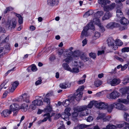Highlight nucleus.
I'll use <instances>...</instances> for the list:
<instances>
[{"instance_id":"f257e3e1","label":"nucleus","mask_w":129,"mask_h":129,"mask_svg":"<svg viewBox=\"0 0 129 129\" xmlns=\"http://www.w3.org/2000/svg\"><path fill=\"white\" fill-rule=\"evenodd\" d=\"M99 3L102 5V7L103 8L104 10L107 12L102 17V20H108L112 16V14L109 12L114 9L115 6V3H113L109 5H107L111 3V2L109 0H98Z\"/></svg>"},{"instance_id":"f03ea898","label":"nucleus","mask_w":129,"mask_h":129,"mask_svg":"<svg viewBox=\"0 0 129 129\" xmlns=\"http://www.w3.org/2000/svg\"><path fill=\"white\" fill-rule=\"evenodd\" d=\"M89 29H91L93 30L95 29L94 26L92 22H89L88 25L85 26L82 32L81 36H80L81 39H83L84 37L88 36L87 31Z\"/></svg>"},{"instance_id":"7ed1b4c3","label":"nucleus","mask_w":129,"mask_h":129,"mask_svg":"<svg viewBox=\"0 0 129 129\" xmlns=\"http://www.w3.org/2000/svg\"><path fill=\"white\" fill-rule=\"evenodd\" d=\"M97 101H90L89 104L87 106H83L78 107L77 109L80 111H82L85 109H88V108L91 109L92 108L93 105L96 107V104L97 103Z\"/></svg>"},{"instance_id":"20e7f679","label":"nucleus","mask_w":129,"mask_h":129,"mask_svg":"<svg viewBox=\"0 0 129 129\" xmlns=\"http://www.w3.org/2000/svg\"><path fill=\"white\" fill-rule=\"evenodd\" d=\"M121 82V80L119 79L114 78L112 79L108 80L107 82L112 86H115L119 84Z\"/></svg>"},{"instance_id":"39448f33","label":"nucleus","mask_w":129,"mask_h":129,"mask_svg":"<svg viewBox=\"0 0 129 129\" xmlns=\"http://www.w3.org/2000/svg\"><path fill=\"white\" fill-rule=\"evenodd\" d=\"M120 95V94L119 92L115 90L110 93L108 94L107 95V97L109 99H115L118 98Z\"/></svg>"},{"instance_id":"423d86ee","label":"nucleus","mask_w":129,"mask_h":129,"mask_svg":"<svg viewBox=\"0 0 129 129\" xmlns=\"http://www.w3.org/2000/svg\"><path fill=\"white\" fill-rule=\"evenodd\" d=\"M96 107L100 109H107L108 105L107 103L104 102H97V104L95 105Z\"/></svg>"},{"instance_id":"0eeeda50","label":"nucleus","mask_w":129,"mask_h":129,"mask_svg":"<svg viewBox=\"0 0 129 129\" xmlns=\"http://www.w3.org/2000/svg\"><path fill=\"white\" fill-rule=\"evenodd\" d=\"M118 102V103L115 102L114 103V108L120 110H127V109L121 103V102Z\"/></svg>"},{"instance_id":"6e6552de","label":"nucleus","mask_w":129,"mask_h":129,"mask_svg":"<svg viewBox=\"0 0 129 129\" xmlns=\"http://www.w3.org/2000/svg\"><path fill=\"white\" fill-rule=\"evenodd\" d=\"M73 54V52L71 51H70L68 54L67 53L66 55H64V56L67 57L64 59L63 61L68 63H69L73 59V58L71 56Z\"/></svg>"},{"instance_id":"1a4fd4ad","label":"nucleus","mask_w":129,"mask_h":129,"mask_svg":"<svg viewBox=\"0 0 129 129\" xmlns=\"http://www.w3.org/2000/svg\"><path fill=\"white\" fill-rule=\"evenodd\" d=\"M115 41L112 38L109 39L108 40V44L109 46H111L112 49L114 50H116L117 48V46L114 44Z\"/></svg>"},{"instance_id":"9d476101","label":"nucleus","mask_w":129,"mask_h":129,"mask_svg":"<svg viewBox=\"0 0 129 129\" xmlns=\"http://www.w3.org/2000/svg\"><path fill=\"white\" fill-rule=\"evenodd\" d=\"M93 22L95 24L98 26L102 31H105V29L101 23L100 21L98 18H94L93 20Z\"/></svg>"},{"instance_id":"9b49d317","label":"nucleus","mask_w":129,"mask_h":129,"mask_svg":"<svg viewBox=\"0 0 129 129\" xmlns=\"http://www.w3.org/2000/svg\"><path fill=\"white\" fill-rule=\"evenodd\" d=\"M119 24L115 22H111L108 23L106 26V27L109 29H113L114 28L119 27Z\"/></svg>"},{"instance_id":"f8f14e48","label":"nucleus","mask_w":129,"mask_h":129,"mask_svg":"<svg viewBox=\"0 0 129 129\" xmlns=\"http://www.w3.org/2000/svg\"><path fill=\"white\" fill-rule=\"evenodd\" d=\"M75 96L72 97L74 98L73 100H74L75 99L77 101H80L82 96L83 94L82 92H79L78 93L76 91V93H75Z\"/></svg>"},{"instance_id":"ddd939ff","label":"nucleus","mask_w":129,"mask_h":129,"mask_svg":"<svg viewBox=\"0 0 129 129\" xmlns=\"http://www.w3.org/2000/svg\"><path fill=\"white\" fill-rule=\"evenodd\" d=\"M44 116L45 117V118L42 120H40L38 122L39 124L41 122L46 121L48 119L49 120L51 121L50 117L51 116L49 113H48L44 114Z\"/></svg>"},{"instance_id":"4468645a","label":"nucleus","mask_w":129,"mask_h":129,"mask_svg":"<svg viewBox=\"0 0 129 129\" xmlns=\"http://www.w3.org/2000/svg\"><path fill=\"white\" fill-rule=\"evenodd\" d=\"M117 102H121L124 104H128L129 102V94L127 96V99H123L122 98L119 99L117 100Z\"/></svg>"},{"instance_id":"2eb2a0df","label":"nucleus","mask_w":129,"mask_h":129,"mask_svg":"<svg viewBox=\"0 0 129 129\" xmlns=\"http://www.w3.org/2000/svg\"><path fill=\"white\" fill-rule=\"evenodd\" d=\"M79 114L80 116L87 115L91 113V110L90 109H85L80 111Z\"/></svg>"},{"instance_id":"dca6fc26","label":"nucleus","mask_w":129,"mask_h":129,"mask_svg":"<svg viewBox=\"0 0 129 129\" xmlns=\"http://www.w3.org/2000/svg\"><path fill=\"white\" fill-rule=\"evenodd\" d=\"M16 20L15 19L13 18L10 21L9 27L11 28H14L16 27Z\"/></svg>"},{"instance_id":"f3484780","label":"nucleus","mask_w":129,"mask_h":129,"mask_svg":"<svg viewBox=\"0 0 129 129\" xmlns=\"http://www.w3.org/2000/svg\"><path fill=\"white\" fill-rule=\"evenodd\" d=\"M12 111L9 110H4L1 113V115L4 117H7L11 113Z\"/></svg>"},{"instance_id":"a211bd4d","label":"nucleus","mask_w":129,"mask_h":129,"mask_svg":"<svg viewBox=\"0 0 129 129\" xmlns=\"http://www.w3.org/2000/svg\"><path fill=\"white\" fill-rule=\"evenodd\" d=\"M19 107L18 105L16 103H13L10 106V110L11 111H14L18 110Z\"/></svg>"},{"instance_id":"6ab92c4d","label":"nucleus","mask_w":129,"mask_h":129,"mask_svg":"<svg viewBox=\"0 0 129 129\" xmlns=\"http://www.w3.org/2000/svg\"><path fill=\"white\" fill-rule=\"evenodd\" d=\"M71 86V84L68 82H64L60 83L59 85V87L62 89H66L67 88Z\"/></svg>"},{"instance_id":"aec40b11","label":"nucleus","mask_w":129,"mask_h":129,"mask_svg":"<svg viewBox=\"0 0 129 129\" xmlns=\"http://www.w3.org/2000/svg\"><path fill=\"white\" fill-rule=\"evenodd\" d=\"M78 107H80V106L77 107L74 109V111L72 114V116L73 117H76L78 115V113L82 111H80L79 110L77 109V108Z\"/></svg>"},{"instance_id":"412c9836","label":"nucleus","mask_w":129,"mask_h":129,"mask_svg":"<svg viewBox=\"0 0 129 129\" xmlns=\"http://www.w3.org/2000/svg\"><path fill=\"white\" fill-rule=\"evenodd\" d=\"M19 84V83L17 81H15L13 84H12V86L10 89L11 92H13Z\"/></svg>"},{"instance_id":"4be33fe9","label":"nucleus","mask_w":129,"mask_h":129,"mask_svg":"<svg viewBox=\"0 0 129 129\" xmlns=\"http://www.w3.org/2000/svg\"><path fill=\"white\" fill-rule=\"evenodd\" d=\"M74 64L75 66L78 68H81L83 65L82 62L79 61H75Z\"/></svg>"},{"instance_id":"5701e85b","label":"nucleus","mask_w":129,"mask_h":129,"mask_svg":"<svg viewBox=\"0 0 129 129\" xmlns=\"http://www.w3.org/2000/svg\"><path fill=\"white\" fill-rule=\"evenodd\" d=\"M20 108L22 110V111L25 112L28 109V105L25 103L23 104L20 107Z\"/></svg>"},{"instance_id":"b1692460","label":"nucleus","mask_w":129,"mask_h":129,"mask_svg":"<svg viewBox=\"0 0 129 129\" xmlns=\"http://www.w3.org/2000/svg\"><path fill=\"white\" fill-rule=\"evenodd\" d=\"M120 23L123 25H127L129 23L128 21L125 17L121 18L120 21Z\"/></svg>"},{"instance_id":"393cba45","label":"nucleus","mask_w":129,"mask_h":129,"mask_svg":"<svg viewBox=\"0 0 129 129\" xmlns=\"http://www.w3.org/2000/svg\"><path fill=\"white\" fill-rule=\"evenodd\" d=\"M22 100L25 102L27 103H29V98L28 96H27V94L26 93H24L22 95Z\"/></svg>"},{"instance_id":"a878e982","label":"nucleus","mask_w":129,"mask_h":129,"mask_svg":"<svg viewBox=\"0 0 129 129\" xmlns=\"http://www.w3.org/2000/svg\"><path fill=\"white\" fill-rule=\"evenodd\" d=\"M73 98V97H72L70 100H66L64 103L63 105L65 107L68 106L69 105L70 102L72 101Z\"/></svg>"},{"instance_id":"bb28decb","label":"nucleus","mask_w":129,"mask_h":129,"mask_svg":"<svg viewBox=\"0 0 129 129\" xmlns=\"http://www.w3.org/2000/svg\"><path fill=\"white\" fill-rule=\"evenodd\" d=\"M62 66L64 70L70 72L71 68L67 63H64L62 64Z\"/></svg>"},{"instance_id":"cd10ccee","label":"nucleus","mask_w":129,"mask_h":129,"mask_svg":"<svg viewBox=\"0 0 129 129\" xmlns=\"http://www.w3.org/2000/svg\"><path fill=\"white\" fill-rule=\"evenodd\" d=\"M93 13V11L92 10H90L86 12L85 14L83 15V17L85 18L89 16L92 14Z\"/></svg>"},{"instance_id":"c85d7f7f","label":"nucleus","mask_w":129,"mask_h":129,"mask_svg":"<svg viewBox=\"0 0 129 129\" xmlns=\"http://www.w3.org/2000/svg\"><path fill=\"white\" fill-rule=\"evenodd\" d=\"M95 14L98 18H99L103 15L104 12L102 11H98L96 12Z\"/></svg>"},{"instance_id":"c756f323","label":"nucleus","mask_w":129,"mask_h":129,"mask_svg":"<svg viewBox=\"0 0 129 129\" xmlns=\"http://www.w3.org/2000/svg\"><path fill=\"white\" fill-rule=\"evenodd\" d=\"M128 89L127 87H125L122 88L120 90L121 92L122 95H124L126 94L127 92Z\"/></svg>"},{"instance_id":"7c9ffc66","label":"nucleus","mask_w":129,"mask_h":129,"mask_svg":"<svg viewBox=\"0 0 129 129\" xmlns=\"http://www.w3.org/2000/svg\"><path fill=\"white\" fill-rule=\"evenodd\" d=\"M15 15L18 18V22L20 24H21L23 22V19L21 16L17 13H15Z\"/></svg>"},{"instance_id":"2f4dec72","label":"nucleus","mask_w":129,"mask_h":129,"mask_svg":"<svg viewBox=\"0 0 129 129\" xmlns=\"http://www.w3.org/2000/svg\"><path fill=\"white\" fill-rule=\"evenodd\" d=\"M47 4L49 6H54L55 4V0H48Z\"/></svg>"},{"instance_id":"473e14b6","label":"nucleus","mask_w":129,"mask_h":129,"mask_svg":"<svg viewBox=\"0 0 129 129\" xmlns=\"http://www.w3.org/2000/svg\"><path fill=\"white\" fill-rule=\"evenodd\" d=\"M71 110V109L70 108H66L64 111V114H63L62 115H64L66 116L67 115L68 116H70L71 114L69 113L70 111Z\"/></svg>"},{"instance_id":"72a5a7b5","label":"nucleus","mask_w":129,"mask_h":129,"mask_svg":"<svg viewBox=\"0 0 129 129\" xmlns=\"http://www.w3.org/2000/svg\"><path fill=\"white\" fill-rule=\"evenodd\" d=\"M114 108V103L110 105L109 106H108V107L107 108L108 111L109 112H111Z\"/></svg>"},{"instance_id":"f704fd0d","label":"nucleus","mask_w":129,"mask_h":129,"mask_svg":"<svg viewBox=\"0 0 129 129\" xmlns=\"http://www.w3.org/2000/svg\"><path fill=\"white\" fill-rule=\"evenodd\" d=\"M116 15L118 17H121L122 16V13L120 9H117L116 11Z\"/></svg>"},{"instance_id":"c9c22d12","label":"nucleus","mask_w":129,"mask_h":129,"mask_svg":"<svg viewBox=\"0 0 129 129\" xmlns=\"http://www.w3.org/2000/svg\"><path fill=\"white\" fill-rule=\"evenodd\" d=\"M33 101L34 103H35L36 106H40L43 104L42 101L40 100H37Z\"/></svg>"},{"instance_id":"e433bc0d","label":"nucleus","mask_w":129,"mask_h":129,"mask_svg":"<svg viewBox=\"0 0 129 129\" xmlns=\"http://www.w3.org/2000/svg\"><path fill=\"white\" fill-rule=\"evenodd\" d=\"M115 43L116 44V46H122L123 44V42L121 41V40L119 39H117L115 41Z\"/></svg>"},{"instance_id":"4c0bfd02","label":"nucleus","mask_w":129,"mask_h":129,"mask_svg":"<svg viewBox=\"0 0 129 129\" xmlns=\"http://www.w3.org/2000/svg\"><path fill=\"white\" fill-rule=\"evenodd\" d=\"M51 110L52 108L50 107V105H48L47 106L46 108L44 109V111L46 112H50L51 111Z\"/></svg>"},{"instance_id":"58836bf2","label":"nucleus","mask_w":129,"mask_h":129,"mask_svg":"<svg viewBox=\"0 0 129 129\" xmlns=\"http://www.w3.org/2000/svg\"><path fill=\"white\" fill-rule=\"evenodd\" d=\"M78 68H72V69H71L70 72H71L72 73H77L79 72V69Z\"/></svg>"},{"instance_id":"ea45409f","label":"nucleus","mask_w":129,"mask_h":129,"mask_svg":"<svg viewBox=\"0 0 129 129\" xmlns=\"http://www.w3.org/2000/svg\"><path fill=\"white\" fill-rule=\"evenodd\" d=\"M68 49H61L58 51V54L59 55H61L63 53L64 55V53H67L68 52Z\"/></svg>"},{"instance_id":"a19ab883","label":"nucleus","mask_w":129,"mask_h":129,"mask_svg":"<svg viewBox=\"0 0 129 129\" xmlns=\"http://www.w3.org/2000/svg\"><path fill=\"white\" fill-rule=\"evenodd\" d=\"M102 84V82L100 80H97L95 82L94 84L95 86L98 87L101 85Z\"/></svg>"},{"instance_id":"79ce46f5","label":"nucleus","mask_w":129,"mask_h":129,"mask_svg":"<svg viewBox=\"0 0 129 129\" xmlns=\"http://www.w3.org/2000/svg\"><path fill=\"white\" fill-rule=\"evenodd\" d=\"M100 35V34L99 32L96 31L95 32L94 35L93 37L94 39L96 40L98 38Z\"/></svg>"},{"instance_id":"37998d69","label":"nucleus","mask_w":129,"mask_h":129,"mask_svg":"<svg viewBox=\"0 0 129 129\" xmlns=\"http://www.w3.org/2000/svg\"><path fill=\"white\" fill-rule=\"evenodd\" d=\"M32 104L30 105L29 106V108L30 109H32V110H35L36 107V105L35 104V103H34V101L32 103Z\"/></svg>"},{"instance_id":"c03bdc74","label":"nucleus","mask_w":129,"mask_h":129,"mask_svg":"<svg viewBox=\"0 0 129 129\" xmlns=\"http://www.w3.org/2000/svg\"><path fill=\"white\" fill-rule=\"evenodd\" d=\"M31 68V70L33 72H35L37 70L36 66L34 64H32L30 67Z\"/></svg>"},{"instance_id":"a18cd8bd","label":"nucleus","mask_w":129,"mask_h":129,"mask_svg":"<svg viewBox=\"0 0 129 129\" xmlns=\"http://www.w3.org/2000/svg\"><path fill=\"white\" fill-rule=\"evenodd\" d=\"M105 114L104 113L100 114L97 118V119L99 120L103 118L105 116Z\"/></svg>"},{"instance_id":"49530a36","label":"nucleus","mask_w":129,"mask_h":129,"mask_svg":"<svg viewBox=\"0 0 129 129\" xmlns=\"http://www.w3.org/2000/svg\"><path fill=\"white\" fill-rule=\"evenodd\" d=\"M67 116L64 115H62L61 116V117L63 118L64 119L67 121H69L70 119L69 116Z\"/></svg>"},{"instance_id":"de8ad7c7","label":"nucleus","mask_w":129,"mask_h":129,"mask_svg":"<svg viewBox=\"0 0 129 129\" xmlns=\"http://www.w3.org/2000/svg\"><path fill=\"white\" fill-rule=\"evenodd\" d=\"M81 58L82 59L85 61H87L89 60V58L87 57L86 55H82L81 56Z\"/></svg>"},{"instance_id":"09e8293b","label":"nucleus","mask_w":129,"mask_h":129,"mask_svg":"<svg viewBox=\"0 0 129 129\" xmlns=\"http://www.w3.org/2000/svg\"><path fill=\"white\" fill-rule=\"evenodd\" d=\"M108 129H115L116 127L115 126L113 125H109L106 127Z\"/></svg>"},{"instance_id":"8fccbe9b","label":"nucleus","mask_w":129,"mask_h":129,"mask_svg":"<svg viewBox=\"0 0 129 129\" xmlns=\"http://www.w3.org/2000/svg\"><path fill=\"white\" fill-rule=\"evenodd\" d=\"M124 119L129 122V115L127 113H125L124 115Z\"/></svg>"},{"instance_id":"3c124183","label":"nucleus","mask_w":129,"mask_h":129,"mask_svg":"<svg viewBox=\"0 0 129 129\" xmlns=\"http://www.w3.org/2000/svg\"><path fill=\"white\" fill-rule=\"evenodd\" d=\"M125 1V0H115V2L116 3H118V4L119 5L120 7H122V4L121 3Z\"/></svg>"},{"instance_id":"603ef678","label":"nucleus","mask_w":129,"mask_h":129,"mask_svg":"<svg viewBox=\"0 0 129 129\" xmlns=\"http://www.w3.org/2000/svg\"><path fill=\"white\" fill-rule=\"evenodd\" d=\"M126 123V122H125L124 123L122 124H116V125L115 126L116 127V128H121L122 127L124 126H125V123Z\"/></svg>"},{"instance_id":"864d4df0","label":"nucleus","mask_w":129,"mask_h":129,"mask_svg":"<svg viewBox=\"0 0 129 129\" xmlns=\"http://www.w3.org/2000/svg\"><path fill=\"white\" fill-rule=\"evenodd\" d=\"M84 88V87L83 86H81L76 91L77 92H82V91L83 90Z\"/></svg>"},{"instance_id":"5fc2aeb1","label":"nucleus","mask_w":129,"mask_h":129,"mask_svg":"<svg viewBox=\"0 0 129 129\" xmlns=\"http://www.w3.org/2000/svg\"><path fill=\"white\" fill-rule=\"evenodd\" d=\"M128 65V63L125 64L123 66H122L121 70L122 71H123L125 70L127 68Z\"/></svg>"},{"instance_id":"6e6d98bb","label":"nucleus","mask_w":129,"mask_h":129,"mask_svg":"<svg viewBox=\"0 0 129 129\" xmlns=\"http://www.w3.org/2000/svg\"><path fill=\"white\" fill-rule=\"evenodd\" d=\"M111 117L110 116H108L103 119L104 121H109L111 120Z\"/></svg>"},{"instance_id":"4d7b16f0","label":"nucleus","mask_w":129,"mask_h":129,"mask_svg":"<svg viewBox=\"0 0 129 129\" xmlns=\"http://www.w3.org/2000/svg\"><path fill=\"white\" fill-rule=\"evenodd\" d=\"M122 52H129V47H124L122 49Z\"/></svg>"},{"instance_id":"13d9d810","label":"nucleus","mask_w":129,"mask_h":129,"mask_svg":"<svg viewBox=\"0 0 129 129\" xmlns=\"http://www.w3.org/2000/svg\"><path fill=\"white\" fill-rule=\"evenodd\" d=\"M8 81V80H5L4 82L2 83L1 85H0V91L1 89L3 88L4 85H5L6 83Z\"/></svg>"},{"instance_id":"bf43d9fd","label":"nucleus","mask_w":129,"mask_h":129,"mask_svg":"<svg viewBox=\"0 0 129 129\" xmlns=\"http://www.w3.org/2000/svg\"><path fill=\"white\" fill-rule=\"evenodd\" d=\"M44 102L46 103L48 105H49L50 103V100L48 98H45L44 100Z\"/></svg>"},{"instance_id":"052dcab7","label":"nucleus","mask_w":129,"mask_h":129,"mask_svg":"<svg viewBox=\"0 0 129 129\" xmlns=\"http://www.w3.org/2000/svg\"><path fill=\"white\" fill-rule=\"evenodd\" d=\"M89 55L93 59H95L96 57L95 54L94 53H91L89 54Z\"/></svg>"},{"instance_id":"680f3d73","label":"nucleus","mask_w":129,"mask_h":129,"mask_svg":"<svg viewBox=\"0 0 129 129\" xmlns=\"http://www.w3.org/2000/svg\"><path fill=\"white\" fill-rule=\"evenodd\" d=\"M42 80L41 79H40L37 80L35 83V84L36 85H38L40 84L42 82Z\"/></svg>"},{"instance_id":"e2e57ef3","label":"nucleus","mask_w":129,"mask_h":129,"mask_svg":"<svg viewBox=\"0 0 129 129\" xmlns=\"http://www.w3.org/2000/svg\"><path fill=\"white\" fill-rule=\"evenodd\" d=\"M79 129H82L86 127V125L84 124H81L78 126Z\"/></svg>"},{"instance_id":"0e129e2a","label":"nucleus","mask_w":129,"mask_h":129,"mask_svg":"<svg viewBox=\"0 0 129 129\" xmlns=\"http://www.w3.org/2000/svg\"><path fill=\"white\" fill-rule=\"evenodd\" d=\"M115 58L116 59L119 60V61L121 62H123L124 61L121 58L119 57L118 56H115Z\"/></svg>"},{"instance_id":"69168bd1","label":"nucleus","mask_w":129,"mask_h":129,"mask_svg":"<svg viewBox=\"0 0 129 129\" xmlns=\"http://www.w3.org/2000/svg\"><path fill=\"white\" fill-rule=\"evenodd\" d=\"M87 41L86 39H85L84 40L82 41V43L83 44L82 46H84L85 45L87 44Z\"/></svg>"},{"instance_id":"338daca9","label":"nucleus","mask_w":129,"mask_h":129,"mask_svg":"<svg viewBox=\"0 0 129 129\" xmlns=\"http://www.w3.org/2000/svg\"><path fill=\"white\" fill-rule=\"evenodd\" d=\"M93 118L91 116H89L88 118L87 119V121L88 122H90L92 121L93 120Z\"/></svg>"},{"instance_id":"774afa93","label":"nucleus","mask_w":129,"mask_h":129,"mask_svg":"<svg viewBox=\"0 0 129 129\" xmlns=\"http://www.w3.org/2000/svg\"><path fill=\"white\" fill-rule=\"evenodd\" d=\"M125 127L122 129H129V123H126L125 125Z\"/></svg>"}]
</instances>
